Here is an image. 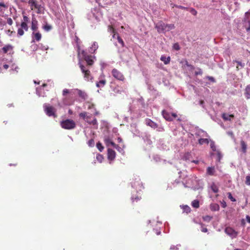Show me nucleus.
I'll return each instance as SVG.
<instances>
[{
  "instance_id": "obj_7",
  "label": "nucleus",
  "mask_w": 250,
  "mask_h": 250,
  "mask_svg": "<svg viewBox=\"0 0 250 250\" xmlns=\"http://www.w3.org/2000/svg\"><path fill=\"white\" fill-rule=\"evenodd\" d=\"M111 73L112 76L118 80L124 81L125 79L123 74L117 69H113Z\"/></svg>"
},
{
  "instance_id": "obj_12",
  "label": "nucleus",
  "mask_w": 250,
  "mask_h": 250,
  "mask_svg": "<svg viewBox=\"0 0 250 250\" xmlns=\"http://www.w3.org/2000/svg\"><path fill=\"white\" fill-rule=\"evenodd\" d=\"M162 114L163 117L167 121H172L173 118L171 117V114L167 111L164 110L162 112Z\"/></svg>"
},
{
  "instance_id": "obj_58",
  "label": "nucleus",
  "mask_w": 250,
  "mask_h": 250,
  "mask_svg": "<svg viewBox=\"0 0 250 250\" xmlns=\"http://www.w3.org/2000/svg\"><path fill=\"white\" fill-rule=\"evenodd\" d=\"M247 23L249 25V27H246V29L248 31L250 30V21L248 20L247 21Z\"/></svg>"
},
{
  "instance_id": "obj_4",
  "label": "nucleus",
  "mask_w": 250,
  "mask_h": 250,
  "mask_svg": "<svg viewBox=\"0 0 250 250\" xmlns=\"http://www.w3.org/2000/svg\"><path fill=\"white\" fill-rule=\"evenodd\" d=\"M28 3L30 5L31 10H33L36 9V13L37 14H42L43 13V7L41 4H38L37 0H29Z\"/></svg>"
},
{
  "instance_id": "obj_34",
  "label": "nucleus",
  "mask_w": 250,
  "mask_h": 250,
  "mask_svg": "<svg viewBox=\"0 0 250 250\" xmlns=\"http://www.w3.org/2000/svg\"><path fill=\"white\" fill-rule=\"evenodd\" d=\"M96 159L98 162L101 163L104 159V157L102 154H98L96 156Z\"/></svg>"
},
{
  "instance_id": "obj_48",
  "label": "nucleus",
  "mask_w": 250,
  "mask_h": 250,
  "mask_svg": "<svg viewBox=\"0 0 250 250\" xmlns=\"http://www.w3.org/2000/svg\"><path fill=\"white\" fill-rule=\"evenodd\" d=\"M7 22L10 25H11L13 23V20H12V19L11 18H9L7 19Z\"/></svg>"
},
{
  "instance_id": "obj_18",
  "label": "nucleus",
  "mask_w": 250,
  "mask_h": 250,
  "mask_svg": "<svg viewBox=\"0 0 250 250\" xmlns=\"http://www.w3.org/2000/svg\"><path fill=\"white\" fill-rule=\"evenodd\" d=\"M106 82V80L104 79H102L96 83V86L97 87H103L105 84Z\"/></svg>"
},
{
  "instance_id": "obj_2",
  "label": "nucleus",
  "mask_w": 250,
  "mask_h": 250,
  "mask_svg": "<svg viewBox=\"0 0 250 250\" xmlns=\"http://www.w3.org/2000/svg\"><path fill=\"white\" fill-rule=\"evenodd\" d=\"M79 116L80 117L84 120L89 125L97 126V120L95 118H94L92 120H91V114L90 115H88V114L86 112H83L79 114Z\"/></svg>"
},
{
  "instance_id": "obj_8",
  "label": "nucleus",
  "mask_w": 250,
  "mask_h": 250,
  "mask_svg": "<svg viewBox=\"0 0 250 250\" xmlns=\"http://www.w3.org/2000/svg\"><path fill=\"white\" fill-rule=\"evenodd\" d=\"M225 233L229 235L231 238H236L238 234V232L235 231L233 228L230 227L226 228L225 229Z\"/></svg>"
},
{
  "instance_id": "obj_13",
  "label": "nucleus",
  "mask_w": 250,
  "mask_h": 250,
  "mask_svg": "<svg viewBox=\"0 0 250 250\" xmlns=\"http://www.w3.org/2000/svg\"><path fill=\"white\" fill-rule=\"evenodd\" d=\"M38 29V21H37L35 15L33 14L32 18L31 29L33 31H36Z\"/></svg>"
},
{
  "instance_id": "obj_55",
  "label": "nucleus",
  "mask_w": 250,
  "mask_h": 250,
  "mask_svg": "<svg viewBox=\"0 0 250 250\" xmlns=\"http://www.w3.org/2000/svg\"><path fill=\"white\" fill-rule=\"evenodd\" d=\"M186 65H187L188 67H190L191 69H194V67L193 65H191V64H189V63H188V62H186Z\"/></svg>"
},
{
  "instance_id": "obj_28",
  "label": "nucleus",
  "mask_w": 250,
  "mask_h": 250,
  "mask_svg": "<svg viewBox=\"0 0 250 250\" xmlns=\"http://www.w3.org/2000/svg\"><path fill=\"white\" fill-rule=\"evenodd\" d=\"M191 206L195 208L199 207V201L198 200H194L191 202Z\"/></svg>"
},
{
  "instance_id": "obj_38",
  "label": "nucleus",
  "mask_w": 250,
  "mask_h": 250,
  "mask_svg": "<svg viewBox=\"0 0 250 250\" xmlns=\"http://www.w3.org/2000/svg\"><path fill=\"white\" fill-rule=\"evenodd\" d=\"M228 198L232 202H235L236 199L232 196L230 192H228L227 193Z\"/></svg>"
},
{
  "instance_id": "obj_40",
  "label": "nucleus",
  "mask_w": 250,
  "mask_h": 250,
  "mask_svg": "<svg viewBox=\"0 0 250 250\" xmlns=\"http://www.w3.org/2000/svg\"><path fill=\"white\" fill-rule=\"evenodd\" d=\"M88 145L90 146V147H92L94 146V141L93 139H91L90 140H89L88 142Z\"/></svg>"
},
{
  "instance_id": "obj_6",
  "label": "nucleus",
  "mask_w": 250,
  "mask_h": 250,
  "mask_svg": "<svg viewBox=\"0 0 250 250\" xmlns=\"http://www.w3.org/2000/svg\"><path fill=\"white\" fill-rule=\"evenodd\" d=\"M43 107L44 111L48 116H53L54 118L57 117V115L56 113V109L53 106L45 104L44 105Z\"/></svg>"
},
{
  "instance_id": "obj_57",
  "label": "nucleus",
  "mask_w": 250,
  "mask_h": 250,
  "mask_svg": "<svg viewBox=\"0 0 250 250\" xmlns=\"http://www.w3.org/2000/svg\"><path fill=\"white\" fill-rule=\"evenodd\" d=\"M228 134L231 136L232 138H234V134L233 133V132L232 131H230V132H228Z\"/></svg>"
},
{
  "instance_id": "obj_41",
  "label": "nucleus",
  "mask_w": 250,
  "mask_h": 250,
  "mask_svg": "<svg viewBox=\"0 0 250 250\" xmlns=\"http://www.w3.org/2000/svg\"><path fill=\"white\" fill-rule=\"evenodd\" d=\"M24 34L23 29L21 28H19L18 30V35L19 36H21Z\"/></svg>"
},
{
  "instance_id": "obj_59",
  "label": "nucleus",
  "mask_w": 250,
  "mask_h": 250,
  "mask_svg": "<svg viewBox=\"0 0 250 250\" xmlns=\"http://www.w3.org/2000/svg\"><path fill=\"white\" fill-rule=\"evenodd\" d=\"M174 6H175V7H178V8H180V9H186V7H184V6H181V5L178 6V5H174Z\"/></svg>"
},
{
  "instance_id": "obj_10",
  "label": "nucleus",
  "mask_w": 250,
  "mask_h": 250,
  "mask_svg": "<svg viewBox=\"0 0 250 250\" xmlns=\"http://www.w3.org/2000/svg\"><path fill=\"white\" fill-rule=\"evenodd\" d=\"M104 142L105 144L107 146H111L114 147L115 148H117L118 147V145L115 144L109 137H105L104 139Z\"/></svg>"
},
{
  "instance_id": "obj_32",
  "label": "nucleus",
  "mask_w": 250,
  "mask_h": 250,
  "mask_svg": "<svg viewBox=\"0 0 250 250\" xmlns=\"http://www.w3.org/2000/svg\"><path fill=\"white\" fill-rule=\"evenodd\" d=\"M21 28L25 30L26 31H28V27L27 23H25V22H22L21 23Z\"/></svg>"
},
{
  "instance_id": "obj_37",
  "label": "nucleus",
  "mask_w": 250,
  "mask_h": 250,
  "mask_svg": "<svg viewBox=\"0 0 250 250\" xmlns=\"http://www.w3.org/2000/svg\"><path fill=\"white\" fill-rule=\"evenodd\" d=\"M117 40L118 42L121 44L122 47L124 46V42L122 39L119 36V35L117 34Z\"/></svg>"
},
{
  "instance_id": "obj_24",
  "label": "nucleus",
  "mask_w": 250,
  "mask_h": 250,
  "mask_svg": "<svg viewBox=\"0 0 250 250\" xmlns=\"http://www.w3.org/2000/svg\"><path fill=\"white\" fill-rule=\"evenodd\" d=\"M240 144H241V147H242V151L244 153H246V151H247V144L243 140L241 141Z\"/></svg>"
},
{
  "instance_id": "obj_30",
  "label": "nucleus",
  "mask_w": 250,
  "mask_h": 250,
  "mask_svg": "<svg viewBox=\"0 0 250 250\" xmlns=\"http://www.w3.org/2000/svg\"><path fill=\"white\" fill-rule=\"evenodd\" d=\"M108 31H109L113 34V38H115V36H116L115 30L112 25H109L108 26Z\"/></svg>"
},
{
  "instance_id": "obj_5",
  "label": "nucleus",
  "mask_w": 250,
  "mask_h": 250,
  "mask_svg": "<svg viewBox=\"0 0 250 250\" xmlns=\"http://www.w3.org/2000/svg\"><path fill=\"white\" fill-rule=\"evenodd\" d=\"M131 186L133 188L136 189L137 191H140L144 188L142 183L139 177H134L131 182Z\"/></svg>"
},
{
  "instance_id": "obj_54",
  "label": "nucleus",
  "mask_w": 250,
  "mask_h": 250,
  "mask_svg": "<svg viewBox=\"0 0 250 250\" xmlns=\"http://www.w3.org/2000/svg\"><path fill=\"white\" fill-rule=\"evenodd\" d=\"M23 21H24L23 22H25V23H27L29 21V18L27 16H23Z\"/></svg>"
},
{
  "instance_id": "obj_42",
  "label": "nucleus",
  "mask_w": 250,
  "mask_h": 250,
  "mask_svg": "<svg viewBox=\"0 0 250 250\" xmlns=\"http://www.w3.org/2000/svg\"><path fill=\"white\" fill-rule=\"evenodd\" d=\"M78 94L80 97H81L84 99L85 98V96H86L85 93L84 92L82 91L81 90L79 91Z\"/></svg>"
},
{
  "instance_id": "obj_3",
  "label": "nucleus",
  "mask_w": 250,
  "mask_h": 250,
  "mask_svg": "<svg viewBox=\"0 0 250 250\" xmlns=\"http://www.w3.org/2000/svg\"><path fill=\"white\" fill-rule=\"evenodd\" d=\"M61 126L65 129H73L76 127L75 122L71 119H66L62 121L60 123Z\"/></svg>"
},
{
  "instance_id": "obj_25",
  "label": "nucleus",
  "mask_w": 250,
  "mask_h": 250,
  "mask_svg": "<svg viewBox=\"0 0 250 250\" xmlns=\"http://www.w3.org/2000/svg\"><path fill=\"white\" fill-rule=\"evenodd\" d=\"M166 31H168L175 28L174 24H165Z\"/></svg>"
},
{
  "instance_id": "obj_39",
  "label": "nucleus",
  "mask_w": 250,
  "mask_h": 250,
  "mask_svg": "<svg viewBox=\"0 0 250 250\" xmlns=\"http://www.w3.org/2000/svg\"><path fill=\"white\" fill-rule=\"evenodd\" d=\"M235 62L237 63V65L236 66V68L237 70H239V66H241V67H243L244 66V64H242L241 62L239 61H235Z\"/></svg>"
},
{
  "instance_id": "obj_64",
  "label": "nucleus",
  "mask_w": 250,
  "mask_h": 250,
  "mask_svg": "<svg viewBox=\"0 0 250 250\" xmlns=\"http://www.w3.org/2000/svg\"><path fill=\"white\" fill-rule=\"evenodd\" d=\"M3 68L5 69H7L9 68V65L8 64H5L3 65Z\"/></svg>"
},
{
  "instance_id": "obj_56",
  "label": "nucleus",
  "mask_w": 250,
  "mask_h": 250,
  "mask_svg": "<svg viewBox=\"0 0 250 250\" xmlns=\"http://www.w3.org/2000/svg\"><path fill=\"white\" fill-rule=\"evenodd\" d=\"M6 33L7 34H9V36H11L12 34H13V33H14V31H11L10 30V29L6 31Z\"/></svg>"
},
{
  "instance_id": "obj_26",
  "label": "nucleus",
  "mask_w": 250,
  "mask_h": 250,
  "mask_svg": "<svg viewBox=\"0 0 250 250\" xmlns=\"http://www.w3.org/2000/svg\"><path fill=\"white\" fill-rule=\"evenodd\" d=\"M182 208L183 210V212H185L187 214L191 211L190 207L188 205H184L182 206Z\"/></svg>"
},
{
  "instance_id": "obj_33",
  "label": "nucleus",
  "mask_w": 250,
  "mask_h": 250,
  "mask_svg": "<svg viewBox=\"0 0 250 250\" xmlns=\"http://www.w3.org/2000/svg\"><path fill=\"white\" fill-rule=\"evenodd\" d=\"M96 146L97 148L99 149V150L101 152H102L104 150V146H103L101 143L100 142H98L96 145Z\"/></svg>"
},
{
  "instance_id": "obj_51",
  "label": "nucleus",
  "mask_w": 250,
  "mask_h": 250,
  "mask_svg": "<svg viewBox=\"0 0 250 250\" xmlns=\"http://www.w3.org/2000/svg\"><path fill=\"white\" fill-rule=\"evenodd\" d=\"M221 204L222 207L223 208H225L227 207V204H226V202L224 200H223L221 202Z\"/></svg>"
},
{
  "instance_id": "obj_15",
  "label": "nucleus",
  "mask_w": 250,
  "mask_h": 250,
  "mask_svg": "<svg viewBox=\"0 0 250 250\" xmlns=\"http://www.w3.org/2000/svg\"><path fill=\"white\" fill-rule=\"evenodd\" d=\"M234 116L233 114H228L227 113H223L222 115V118L225 121H231L232 119L234 118Z\"/></svg>"
},
{
  "instance_id": "obj_23",
  "label": "nucleus",
  "mask_w": 250,
  "mask_h": 250,
  "mask_svg": "<svg viewBox=\"0 0 250 250\" xmlns=\"http://www.w3.org/2000/svg\"><path fill=\"white\" fill-rule=\"evenodd\" d=\"M11 49H12V46L10 44L6 45L2 48L4 53H7V52Z\"/></svg>"
},
{
  "instance_id": "obj_61",
  "label": "nucleus",
  "mask_w": 250,
  "mask_h": 250,
  "mask_svg": "<svg viewBox=\"0 0 250 250\" xmlns=\"http://www.w3.org/2000/svg\"><path fill=\"white\" fill-rule=\"evenodd\" d=\"M99 114V112L98 111H97L96 109L95 108L94 115L96 116V115H98Z\"/></svg>"
},
{
  "instance_id": "obj_35",
  "label": "nucleus",
  "mask_w": 250,
  "mask_h": 250,
  "mask_svg": "<svg viewBox=\"0 0 250 250\" xmlns=\"http://www.w3.org/2000/svg\"><path fill=\"white\" fill-rule=\"evenodd\" d=\"M212 217L211 216H210L209 215H206L203 217V219L204 221L206 222H209L211 219Z\"/></svg>"
},
{
  "instance_id": "obj_43",
  "label": "nucleus",
  "mask_w": 250,
  "mask_h": 250,
  "mask_svg": "<svg viewBox=\"0 0 250 250\" xmlns=\"http://www.w3.org/2000/svg\"><path fill=\"white\" fill-rule=\"evenodd\" d=\"M202 71L201 68H198L197 69V71L195 72V75L196 76H197L198 75H202Z\"/></svg>"
},
{
  "instance_id": "obj_62",
  "label": "nucleus",
  "mask_w": 250,
  "mask_h": 250,
  "mask_svg": "<svg viewBox=\"0 0 250 250\" xmlns=\"http://www.w3.org/2000/svg\"><path fill=\"white\" fill-rule=\"evenodd\" d=\"M246 219H247V221L249 223H250V216H249V215H247L246 216Z\"/></svg>"
},
{
  "instance_id": "obj_53",
  "label": "nucleus",
  "mask_w": 250,
  "mask_h": 250,
  "mask_svg": "<svg viewBox=\"0 0 250 250\" xmlns=\"http://www.w3.org/2000/svg\"><path fill=\"white\" fill-rule=\"evenodd\" d=\"M190 11L194 15H196L197 13V11L193 8H191Z\"/></svg>"
},
{
  "instance_id": "obj_29",
  "label": "nucleus",
  "mask_w": 250,
  "mask_h": 250,
  "mask_svg": "<svg viewBox=\"0 0 250 250\" xmlns=\"http://www.w3.org/2000/svg\"><path fill=\"white\" fill-rule=\"evenodd\" d=\"M200 145H203L204 144H208L209 143L208 140L206 138H201L198 140Z\"/></svg>"
},
{
  "instance_id": "obj_60",
  "label": "nucleus",
  "mask_w": 250,
  "mask_h": 250,
  "mask_svg": "<svg viewBox=\"0 0 250 250\" xmlns=\"http://www.w3.org/2000/svg\"><path fill=\"white\" fill-rule=\"evenodd\" d=\"M171 117L173 118H176L177 116V115L175 113H172L171 114Z\"/></svg>"
},
{
  "instance_id": "obj_49",
  "label": "nucleus",
  "mask_w": 250,
  "mask_h": 250,
  "mask_svg": "<svg viewBox=\"0 0 250 250\" xmlns=\"http://www.w3.org/2000/svg\"><path fill=\"white\" fill-rule=\"evenodd\" d=\"M69 93V90L67 89H64L62 91V95L63 96H65L66 94H68Z\"/></svg>"
},
{
  "instance_id": "obj_1",
  "label": "nucleus",
  "mask_w": 250,
  "mask_h": 250,
  "mask_svg": "<svg viewBox=\"0 0 250 250\" xmlns=\"http://www.w3.org/2000/svg\"><path fill=\"white\" fill-rule=\"evenodd\" d=\"M82 54L84 58V60L87 63V65L84 66L81 63H79V66L82 73L84 75V78L86 81H92L93 77L91 76V73L89 70V67L92 66L93 64L94 61L93 58H94L91 55H88L84 51H82Z\"/></svg>"
},
{
  "instance_id": "obj_21",
  "label": "nucleus",
  "mask_w": 250,
  "mask_h": 250,
  "mask_svg": "<svg viewBox=\"0 0 250 250\" xmlns=\"http://www.w3.org/2000/svg\"><path fill=\"white\" fill-rule=\"evenodd\" d=\"M64 105H69L72 104V102L70 101L67 97L64 98L62 100Z\"/></svg>"
},
{
  "instance_id": "obj_63",
  "label": "nucleus",
  "mask_w": 250,
  "mask_h": 250,
  "mask_svg": "<svg viewBox=\"0 0 250 250\" xmlns=\"http://www.w3.org/2000/svg\"><path fill=\"white\" fill-rule=\"evenodd\" d=\"M0 7H6V5L3 2H0Z\"/></svg>"
},
{
  "instance_id": "obj_27",
  "label": "nucleus",
  "mask_w": 250,
  "mask_h": 250,
  "mask_svg": "<svg viewBox=\"0 0 250 250\" xmlns=\"http://www.w3.org/2000/svg\"><path fill=\"white\" fill-rule=\"evenodd\" d=\"M98 45L96 42H93L92 45V47H91V52L93 53H95V51L98 49Z\"/></svg>"
},
{
  "instance_id": "obj_46",
  "label": "nucleus",
  "mask_w": 250,
  "mask_h": 250,
  "mask_svg": "<svg viewBox=\"0 0 250 250\" xmlns=\"http://www.w3.org/2000/svg\"><path fill=\"white\" fill-rule=\"evenodd\" d=\"M173 48L176 50H179L180 49L179 45L178 43H175L173 45Z\"/></svg>"
},
{
  "instance_id": "obj_47",
  "label": "nucleus",
  "mask_w": 250,
  "mask_h": 250,
  "mask_svg": "<svg viewBox=\"0 0 250 250\" xmlns=\"http://www.w3.org/2000/svg\"><path fill=\"white\" fill-rule=\"evenodd\" d=\"M141 199V197L140 196H136L135 198L132 197V202H134L135 201L137 202L138 201L140 200Z\"/></svg>"
},
{
  "instance_id": "obj_45",
  "label": "nucleus",
  "mask_w": 250,
  "mask_h": 250,
  "mask_svg": "<svg viewBox=\"0 0 250 250\" xmlns=\"http://www.w3.org/2000/svg\"><path fill=\"white\" fill-rule=\"evenodd\" d=\"M210 147L213 151H215L216 150V146L214 142H212L210 143Z\"/></svg>"
},
{
  "instance_id": "obj_44",
  "label": "nucleus",
  "mask_w": 250,
  "mask_h": 250,
  "mask_svg": "<svg viewBox=\"0 0 250 250\" xmlns=\"http://www.w3.org/2000/svg\"><path fill=\"white\" fill-rule=\"evenodd\" d=\"M245 183L247 185H250V176H246Z\"/></svg>"
},
{
  "instance_id": "obj_20",
  "label": "nucleus",
  "mask_w": 250,
  "mask_h": 250,
  "mask_svg": "<svg viewBox=\"0 0 250 250\" xmlns=\"http://www.w3.org/2000/svg\"><path fill=\"white\" fill-rule=\"evenodd\" d=\"M219 208V206L217 204H212L210 206V208L212 211H218Z\"/></svg>"
},
{
  "instance_id": "obj_9",
  "label": "nucleus",
  "mask_w": 250,
  "mask_h": 250,
  "mask_svg": "<svg viewBox=\"0 0 250 250\" xmlns=\"http://www.w3.org/2000/svg\"><path fill=\"white\" fill-rule=\"evenodd\" d=\"M155 28L158 33H162L166 31L165 23L162 21H160L155 24Z\"/></svg>"
},
{
  "instance_id": "obj_31",
  "label": "nucleus",
  "mask_w": 250,
  "mask_h": 250,
  "mask_svg": "<svg viewBox=\"0 0 250 250\" xmlns=\"http://www.w3.org/2000/svg\"><path fill=\"white\" fill-rule=\"evenodd\" d=\"M211 188L214 193H217L219 191L218 188L214 183L211 185Z\"/></svg>"
},
{
  "instance_id": "obj_22",
  "label": "nucleus",
  "mask_w": 250,
  "mask_h": 250,
  "mask_svg": "<svg viewBox=\"0 0 250 250\" xmlns=\"http://www.w3.org/2000/svg\"><path fill=\"white\" fill-rule=\"evenodd\" d=\"M245 94L247 99L250 98V85H248L245 88Z\"/></svg>"
},
{
  "instance_id": "obj_52",
  "label": "nucleus",
  "mask_w": 250,
  "mask_h": 250,
  "mask_svg": "<svg viewBox=\"0 0 250 250\" xmlns=\"http://www.w3.org/2000/svg\"><path fill=\"white\" fill-rule=\"evenodd\" d=\"M92 108H94V109L95 108L94 104H89L88 106V109H92Z\"/></svg>"
},
{
  "instance_id": "obj_14",
  "label": "nucleus",
  "mask_w": 250,
  "mask_h": 250,
  "mask_svg": "<svg viewBox=\"0 0 250 250\" xmlns=\"http://www.w3.org/2000/svg\"><path fill=\"white\" fill-rule=\"evenodd\" d=\"M146 124L154 129L158 127L157 124L149 119L146 120Z\"/></svg>"
},
{
  "instance_id": "obj_11",
  "label": "nucleus",
  "mask_w": 250,
  "mask_h": 250,
  "mask_svg": "<svg viewBox=\"0 0 250 250\" xmlns=\"http://www.w3.org/2000/svg\"><path fill=\"white\" fill-rule=\"evenodd\" d=\"M116 157V152L114 150L111 148L107 149V157L108 160L112 161Z\"/></svg>"
},
{
  "instance_id": "obj_50",
  "label": "nucleus",
  "mask_w": 250,
  "mask_h": 250,
  "mask_svg": "<svg viewBox=\"0 0 250 250\" xmlns=\"http://www.w3.org/2000/svg\"><path fill=\"white\" fill-rule=\"evenodd\" d=\"M169 250H178V248L177 246L172 245L170 246Z\"/></svg>"
},
{
  "instance_id": "obj_36",
  "label": "nucleus",
  "mask_w": 250,
  "mask_h": 250,
  "mask_svg": "<svg viewBox=\"0 0 250 250\" xmlns=\"http://www.w3.org/2000/svg\"><path fill=\"white\" fill-rule=\"evenodd\" d=\"M43 28L46 31H49L52 29V26L48 24H46L43 26Z\"/></svg>"
},
{
  "instance_id": "obj_19",
  "label": "nucleus",
  "mask_w": 250,
  "mask_h": 250,
  "mask_svg": "<svg viewBox=\"0 0 250 250\" xmlns=\"http://www.w3.org/2000/svg\"><path fill=\"white\" fill-rule=\"evenodd\" d=\"M33 35L34 36V40H36L37 41H40L42 38V34L40 32H33Z\"/></svg>"
},
{
  "instance_id": "obj_16",
  "label": "nucleus",
  "mask_w": 250,
  "mask_h": 250,
  "mask_svg": "<svg viewBox=\"0 0 250 250\" xmlns=\"http://www.w3.org/2000/svg\"><path fill=\"white\" fill-rule=\"evenodd\" d=\"M215 168L214 167H208L207 169V174L208 175H213L215 173Z\"/></svg>"
},
{
  "instance_id": "obj_17",
  "label": "nucleus",
  "mask_w": 250,
  "mask_h": 250,
  "mask_svg": "<svg viewBox=\"0 0 250 250\" xmlns=\"http://www.w3.org/2000/svg\"><path fill=\"white\" fill-rule=\"evenodd\" d=\"M160 60L161 61L163 62L165 64H167L170 62V57H166L165 56H162L161 57Z\"/></svg>"
}]
</instances>
